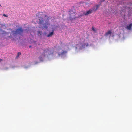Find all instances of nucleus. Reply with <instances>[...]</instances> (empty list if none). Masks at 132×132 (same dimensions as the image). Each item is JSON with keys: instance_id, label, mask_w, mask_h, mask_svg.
<instances>
[{"instance_id": "nucleus-18", "label": "nucleus", "mask_w": 132, "mask_h": 132, "mask_svg": "<svg viewBox=\"0 0 132 132\" xmlns=\"http://www.w3.org/2000/svg\"><path fill=\"white\" fill-rule=\"evenodd\" d=\"M38 63V62H36L35 63V64H37Z\"/></svg>"}, {"instance_id": "nucleus-4", "label": "nucleus", "mask_w": 132, "mask_h": 132, "mask_svg": "<svg viewBox=\"0 0 132 132\" xmlns=\"http://www.w3.org/2000/svg\"><path fill=\"white\" fill-rule=\"evenodd\" d=\"M40 50L41 51H43V52L42 53V55L43 56H45V53H47L48 51H49V49L47 48L44 50L41 49Z\"/></svg>"}, {"instance_id": "nucleus-20", "label": "nucleus", "mask_w": 132, "mask_h": 132, "mask_svg": "<svg viewBox=\"0 0 132 132\" xmlns=\"http://www.w3.org/2000/svg\"><path fill=\"white\" fill-rule=\"evenodd\" d=\"M0 6H1V4H0Z\"/></svg>"}, {"instance_id": "nucleus-5", "label": "nucleus", "mask_w": 132, "mask_h": 132, "mask_svg": "<svg viewBox=\"0 0 132 132\" xmlns=\"http://www.w3.org/2000/svg\"><path fill=\"white\" fill-rule=\"evenodd\" d=\"M132 26V23H131L128 26H127L126 28L129 30H131Z\"/></svg>"}, {"instance_id": "nucleus-9", "label": "nucleus", "mask_w": 132, "mask_h": 132, "mask_svg": "<svg viewBox=\"0 0 132 132\" xmlns=\"http://www.w3.org/2000/svg\"><path fill=\"white\" fill-rule=\"evenodd\" d=\"M45 16L47 17V21H48L50 18V17L46 15H45Z\"/></svg>"}, {"instance_id": "nucleus-14", "label": "nucleus", "mask_w": 132, "mask_h": 132, "mask_svg": "<svg viewBox=\"0 0 132 132\" xmlns=\"http://www.w3.org/2000/svg\"><path fill=\"white\" fill-rule=\"evenodd\" d=\"M39 59L40 60H41V61H43V60H42V59L41 58V57H39Z\"/></svg>"}, {"instance_id": "nucleus-19", "label": "nucleus", "mask_w": 132, "mask_h": 132, "mask_svg": "<svg viewBox=\"0 0 132 132\" xmlns=\"http://www.w3.org/2000/svg\"><path fill=\"white\" fill-rule=\"evenodd\" d=\"M2 60L0 58V62H1Z\"/></svg>"}, {"instance_id": "nucleus-13", "label": "nucleus", "mask_w": 132, "mask_h": 132, "mask_svg": "<svg viewBox=\"0 0 132 132\" xmlns=\"http://www.w3.org/2000/svg\"><path fill=\"white\" fill-rule=\"evenodd\" d=\"M3 16H4L6 17H7V16L5 14H3Z\"/></svg>"}, {"instance_id": "nucleus-6", "label": "nucleus", "mask_w": 132, "mask_h": 132, "mask_svg": "<svg viewBox=\"0 0 132 132\" xmlns=\"http://www.w3.org/2000/svg\"><path fill=\"white\" fill-rule=\"evenodd\" d=\"M70 15H71V14H75V10L74 9H72L71 10H70Z\"/></svg>"}, {"instance_id": "nucleus-16", "label": "nucleus", "mask_w": 132, "mask_h": 132, "mask_svg": "<svg viewBox=\"0 0 132 132\" xmlns=\"http://www.w3.org/2000/svg\"><path fill=\"white\" fill-rule=\"evenodd\" d=\"M44 28H45L46 29L47 28V27L45 25L44 26Z\"/></svg>"}, {"instance_id": "nucleus-17", "label": "nucleus", "mask_w": 132, "mask_h": 132, "mask_svg": "<svg viewBox=\"0 0 132 132\" xmlns=\"http://www.w3.org/2000/svg\"><path fill=\"white\" fill-rule=\"evenodd\" d=\"M83 2H79V3L80 4H81V3H83Z\"/></svg>"}, {"instance_id": "nucleus-11", "label": "nucleus", "mask_w": 132, "mask_h": 132, "mask_svg": "<svg viewBox=\"0 0 132 132\" xmlns=\"http://www.w3.org/2000/svg\"><path fill=\"white\" fill-rule=\"evenodd\" d=\"M21 53L20 52H18L17 54V57H19V55H21Z\"/></svg>"}, {"instance_id": "nucleus-2", "label": "nucleus", "mask_w": 132, "mask_h": 132, "mask_svg": "<svg viewBox=\"0 0 132 132\" xmlns=\"http://www.w3.org/2000/svg\"><path fill=\"white\" fill-rule=\"evenodd\" d=\"M23 32V30L21 27H20L19 28L17 29L15 31H13L12 32L13 34L14 35H16L18 34H21Z\"/></svg>"}, {"instance_id": "nucleus-21", "label": "nucleus", "mask_w": 132, "mask_h": 132, "mask_svg": "<svg viewBox=\"0 0 132 132\" xmlns=\"http://www.w3.org/2000/svg\"><path fill=\"white\" fill-rule=\"evenodd\" d=\"M29 47H31V46H30Z\"/></svg>"}, {"instance_id": "nucleus-8", "label": "nucleus", "mask_w": 132, "mask_h": 132, "mask_svg": "<svg viewBox=\"0 0 132 132\" xmlns=\"http://www.w3.org/2000/svg\"><path fill=\"white\" fill-rule=\"evenodd\" d=\"M53 30L52 32H51L50 33V34H48V35H47V37H50L52 36L53 34Z\"/></svg>"}, {"instance_id": "nucleus-7", "label": "nucleus", "mask_w": 132, "mask_h": 132, "mask_svg": "<svg viewBox=\"0 0 132 132\" xmlns=\"http://www.w3.org/2000/svg\"><path fill=\"white\" fill-rule=\"evenodd\" d=\"M112 33V32L110 30L108 32H106L105 34V36H108L109 34L111 35Z\"/></svg>"}, {"instance_id": "nucleus-15", "label": "nucleus", "mask_w": 132, "mask_h": 132, "mask_svg": "<svg viewBox=\"0 0 132 132\" xmlns=\"http://www.w3.org/2000/svg\"><path fill=\"white\" fill-rule=\"evenodd\" d=\"M71 17H71V16H70V19H75V18H71Z\"/></svg>"}, {"instance_id": "nucleus-12", "label": "nucleus", "mask_w": 132, "mask_h": 132, "mask_svg": "<svg viewBox=\"0 0 132 132\" xmlns=\"http://www.w3.org/2000/svg\"><path fill=\"white\" fill-rule=\"evenodd\" d=\"M41 32H42L40 31H38V32H37L38 34L39 35V34L40 35H41Z\"/></svg>"}, {"instance_id": "nucleus-3", "label": "nucleus", "mask_w": 132, "mask_h": 132, "mask_svg": "<svg viewBox=\"0 0 132 132\" xmlns=\"http://www.w3.org/2000/svg\"><path fill=\"white\" fill-rule=\"evenodd\" d=\"M37 16H38V17L39 18V24H42L44 22V20L42 17L39 16V14H38Z\"/></svg>"}, {"instance_id": "nucleus-10", "label": "nucleus", "mask_w": 132, "mask_h": 132, "mask_svg": "<svg viewBox=\"0 0 132 132\" xmlns=\"http://www.w3.org/2000/svg\"><path fill=\"white\" fill-rule=\"evenodd\" d=\"M92 30H93V31L94 32L96 33V32H97L96 30L93 27H92Z\"/></svg>"}, {"instance_id": "nucleus-1", "label": "nucleus", "mask_w": 132, "mask_h": 132, "mask_svg": "<svg viewBox=\"0 0 132 132\" xmlns=\"http://www.w3.org/2000/svg\"><path fill=\"white\" fill-rule=\"evenodd\" d=\"M99 5H97L95 6H93L90 9L87 11L86 12L83 13L82 15L85 16H86L91 14L93 12L95 11L99 8Z\"/></svg>"}]
</instances>
